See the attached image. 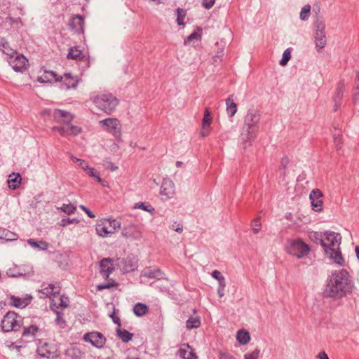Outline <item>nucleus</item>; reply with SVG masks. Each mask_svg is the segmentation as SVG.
<instances>
[{"instance_id":"obj_9","label":"nucleus","mask_w":359,"mask_h":359,"mask_svg":"<svg viewBox=\"0 0 359 359\" xmlns=\"http://www.w3.org/2000/svg\"><path fill=\"white\" fill-rule=\"evenodd\" d=\"M8 61L15 72H24L29 67L28 60L23 55L18 53L15 56L8 58Z\"/></svg>"},{"instance_id":"obj_8","label":"nucleus","mask_w":359,"mask_h":359,"mask_svg":"<svg viewBox=\"0 0 359 359\" xmlns=\"http://www.w3.org/2000/svg\"><path fill=\"white\" fill-rule=\"evenodd\" d=\"M99 123L104 130L112 134L116 138L121 137V124L118 119L115 118H108L100 121Z\"/></svg>"},{"instance_id":"obj_44","label":"nucleus","mask_w":359,"mask_h":359,"mask_svg":"<svg viewBox=\"0 0 359 359\" xmlns=\"http://www.w3.org/2000/svg\"><path fill=\"white\" fill-rule=\"evenodd\" d=\"M212 276L213 278L219 281L220 285H222L224 283V278L222 276L221 273L219 271L215 270L212 272Z\"/></svg>"},{"instance_id":"obj_16","label":"nucleus","mask_w":359,"mask_h":359,"mask_svg":"<svg viewBox=\"0 0 359 359\" xmlns=\"http://www.w3.org/2000/svg\"><path fill=\"white\" fill-rule=\"evenodd\" d=\"M323 193L318 189H313L310 194V199L313 209L316 211H320L322 210L323 201Z\"/></svg>"},{"instance_id":"obj_38","label":"nucleus","mask_w":359,"mask_h":359,"mask_svg":"<svg viewBox=\"0 0 359 359\" xmlns=\"http://www.w3.org/2000/svg\"><path fill=\"white\" fill-rule=\"evenodd\" d=\"M118 337L125 342L131 339L133 334L126 330H118Z\"/></svg>"},{"instance_id":"obj_26","label":"nucleus","mask_w":359,"mask_h":359,"mask_svg":"<svg viewBox=\"0 0 359 359\" xmlns=\"http://www.w3.org/2000/svg\"><path fill=\"white\" fill-rule=\"evenodd\" d=\"M21 176L18 173H12L8 178V184L10 188L15 189L18 188L21 183Z\"/></svg>"},{"instance_id":"obj_22","label":"nucleus","mask_w":359,"mask_h":359,"mask_svg":"<svg viewBox=\"0 0 359 359\" xmlns=\"http://www.w3.org/2000/svg\"><path fill=\"white\" fill-rule=\"evenodd\" d=\"M60 76L54 72L41 70L38 81L42 83L58 81Z\"/></svg>"},{"instance_id":"obj_41","label":"nucleus","mask_w":359,"mask_h":359,"mask_svg":"<svg viewBox=\"0 0 359 359\" xmlns=\"http://www.w3.org/2000/svg\"><path fill=\"white\" fill-rule=\"evenodd\" d=\"M290 57H291V52H290V49H287L283 53V58L280 61V65L282 66H285L287 63V62L290 60Z\"/></svg>"},{"instance_id":"obj_24","label":"nucleus","mask_w":359,"mask_h":359,"mask_svg":"<svg viewBox=\"0 0 359 359\" xmlns=\"http://www.w3.org/2000/svg\"><path fill=\"white\" fill-rule=\"evenodd\" d=\"M83 353L76 344H71L65 351V355L71 359H79Z\"/></svg>"},{"instance_id":"obj_39","label":"nucleus","mask_w":359,"mask_h":359,"mask_svg":"<svg viewBox=\"0 0 359 359\" xmlns=\"http://www.w3.org/2000/svg\"><path fill=\"white\" fill-rule=\"evenodd\" d=\"M118 284L114 280H109L106 284H100L97 286V290H102L104 289H109L111 287H117Z\"/></svg>"},{"instance_id":"obj_14","label":"nucleus","mask_w":359,"mask_h":359,"mask_svg":"<svg viewBox=\"0 0 359 359\" xmlns=\"http://www.w3.org/2000/svg\"><path fill=\"white\" fill-rule=\"evenodd\" d=\"M212 123V117L211 116L209 108H205L203 118L201 123V135L203 137L209 135L211 131V124Z\"/></svg>"},{"instance_id":"obj_27","label":"nucleus","mask_w":359,"mask_h":359,"mask_svg":"<svg viewBox=\"0 0 359 359\" xmlns=\"http://www.w3.org/2000/svg\"><path fill=\"white\" fill-rule=\"evenodd\" d=\"M202 28L197 27L192 34H191L187 39H184V45L189 44L194 40L200 41L202 38Z\"/></svg>"},{"instance_id":"obj_43","label":"nucleus","mask_w":359,"mask_h":359,"mask_svg":"<svg viewBox=\"0 0 359 359\" xmlns=\"http://www.w3.org/2000/svg\"><path fill=\"white\" fill-rule=\"evenodd\" d=\"M252 227L254 233H257L261 229V222L259 218H256L252 221Z\"/></svg>"},{"instance_id":"obj_37","label":"nucleus","mask_w":359,"mask_h":359,"mask_svg":"<svg viewBox=\"0 0 359 359\" xmlns=\"http://www.w3.org/2000/svg\"><path fill=\"white\" fill-rule=\"evenodd\" d=\"M135 209H142L143 210L147 211L151 214H153L155 212V209L152 208L150 205H146L144 203L139 202L135 204L134 205Z\"/></svg>"},{"instance_id":"obj_20","label":"nucleus","mask_w":359,"mask_h":359,"mask_svg":"<svg viewBox=\"0 0 359 359\" xmlns=\"http://www.w3.org/2000/svg\"><path fill=\"white\" fill-rule=\"evenodd\" d=\"M175 194L174 184L170 181H164L161 187V195L162 198L166 200L172 198Z\"/></svg>"},{"instance_id":"obj_45","label":"nucleus","mask_w":359,"mask_h":359,"mask_svg":"<svg viewBox=\"0 0 359 359\" xmlns=\"http://www.w3.org/2000/svg\"><path fill=\"white\" fill-rule=\"evenodd\" d=\"M259 351L255 350L252 353H247L245 355V359H257L259 357Z\"/></svg>"},{"instance_id":"obj_51","label":"nucleus","mask_w":359,"mask_h":359,"mask_svg":"<svg viewBox=\"0 0 359 359\" xmlns=\"http://www.w3.org/2000/svg\"><path fill=\"white\" fill-rule=\"evenodd\" d=\"M70 223H71V222L69 219H67H67H62L61 221V224H61V226H65L67 224H70Z\"/></svg>"},{"instance_id":"obj_1","label":"nucleus","mask_w":359,"mask_h":359,"mask_svg":"<svg viewBox=\"0 0 359 359\" xmlns=\"http://www.w3.org/2000/svg\"><path fill=\"white\" fill-rule=\"evenodd\" d=\"M354 285L351 276L346 269H341L334 271L325 289V294L334 298H341L353 292Z\"/></svg>"},{"instance_id":"obj_31","label":"nucleus","mask_w":359,"mask_h":359,"mask_svg":"<svg viewBox=\"0 0 359 359\" xmlns=\"http://www.w3.org/2000/svg\"><path fill=\"white\" fill-rule=\"evenodd\" d=\"M84 21L81 16L74 17L70 22V25L76 31H82L83 27Z\"/></svg>"},{"instance_id":"obj_17","label":"nucleus","mask_w":359,"mask_h":359,"mask_svg":"<svg viewBox=\"0 0 359 359\" xmlns=\"http://www.w3.org/2000/svg\"><path fill=\"white\" fill-rule=\"evenodd\" d=\"M60 286L59 284H53V283H43L41 285V289L40 292L52 298V297L55 296V294H59L60 292Z\"/></svg>"},{"instance_id":"obj_5","label":"nucleus","mask_w":359,"mask_h":359,"mask_svg":"<svg viewBox=\"0 0 359 359\" xmlns=\"http://www.w3.org/2000/svg\"><path fill=\"white\" fill-rule=\"evenodd\" d=\"M286 251L290 255L302 258L309 254L310 247L301 239H292L287 242Z\"/></svg>"},{"instance_id":"obj_53","label":"nucleus","mask_w":359,"mask_h":359,"mask_svg":"<svg viewBox=\"0 0 359 359\" xmlns=\"http://www.w3.org/2000/svg\"><path fill=\"white\" fill-rule=\"evenodd\" d=\"M41 115L43 116H46V115L48 116L49 115V112L48 111H46V110H44V111H43L41 112Z\"/></svg>"},{"instance_id":"obj_23","label":"nucleus","mask_w":359,"mask_h":359,"mask_svg":"<svg viewBox=\"0 0 359 359\" xmlns=\"http://www.w3.org/2000/svg\"><path fill=\"white\" fill-rule=\"evenodd\" d=\"M179 355L183 359H197L194 350L188 344L181 345Z\"/></svg>"},{"instance_id":"obj_12","label":"nucleus","mask_w":359,"mask_h":359,"mask_svg":"<svg viewBox=\"0 0 359 359\" xmlns=\"http://www.w3.org/2000/svg\"><path fill=\"white\" fill-rule=\"evenodd\" d=\"M50 299V307L52 310H53L57 313H59L60 310H63L64 309L67 308L69 305V298L65 295H60V292L59 293V294H55Z\"/></svg>"},{"instance_id":"obj_47","label":"nucleus","mask_w":359,"mask_h":359,"mask_svg":"<svg viewBox=\"0 0 359 359\" xmlns=\"http://www.w3.org/2000/svg\"><path fill=\"white\" fill-rule=\"evenodd\" d=\"M6 20L10 25H13L14 23H18L20 21V18L14 19L11 16L7 17Z\"/></svg>"},{"instance_id":"obj_49","label":"nucleus","mask_w":359,"mask_h":359,"mask_svg":"<svg viewBox=\"0 0 359 359\" xmlns=\"http://www.w3.org/2000/svg\"><path fill=\"white\" fill-rule=\"evenodd\" d=\"M56 321H57V323L58 325H60L61 327H63V325L65 324V321L64 320L62 317L59 314V313H57V317L56 318Z\"/></svg>"},{"instance_id":"obj_15","label":"nucleus","mask_w":359,"mask_h":359,"mask_svg":"<svg viewBox=\"0 0 359 359\" xmlns=\"http://www.w3.org/2000/svg\"><path fill=\"white\" fill-rule=\"evenodd\" d=\"M259 118L255 114H248L245 118V123L248 127L249 139L254 138L257 132Z\"/></svg>"},{"instance_id":"obj_7","label":"nucleus","mask_w":359,"mask_h":359,"mask_svg":"<svg viewBox=\"0 0 359 359\" xmlns=\"http://www.w3.org/2000/svg\"><path fill=\"white\" fill-rule=\"evenodd\" d=\"M120 228V223L116 219H102L96 225V231L100 236L105 237L114 233Z\"/></svg>"},{"instance_id":"obj_33","label":"nucleus","mask_w":359,"mask_h":359,"mask_svg":"<svg viewBox=\"0 0 359 359\" xmlns=\"http://www.w3.org/2000/svg\"><path fill=\"white\" fill-rule=\"evenodd\" d=\"M236 339L239 341V343L242 344H246L250 341V334L247 331L241 330L237 332Z\"/></svg>"},{"instance_id":"obj_13","label":"nucleus","mask_w":359,"mask_h":359,"mask_svg":"<svg viewBox=\"0 0 359 359\" xmlns=\"http://www.w3.org/2000/svg\"><path fill=\"white\" fill-rule=\"evenodd\" d=\"M72 160L74 163L78 164L88 175L95 177L99 183L104 185V181L100 177L97 171L93 168L88 166V162L75 157H72Z\"/></svg>"},{"instance_id":"obj_3","label":"nucleus","mask_w":359,"mask_h":359,"mask_svg":"<svg viewBox=\"0 0 359 359\" xmlns=\"http://www.w3.org/2000/svg\"><path fill=\"white\" fill-rule=\"evenodd\" d=\"M341 236L334 232H327L321 241L322 246L326 255L340 265L343 264L344 259L339 252Z\"/></svg>"},{"instance_id":"obj_25","label":"nucleus","mask_w":359,"mask_h":359,"mask_svg":"<svg viewBox=\"0 0 359 359\" xmlns=\"http://www.w3.org/2000/svg\"><path fill=\"white\" fill-rule=\"evenodd\" d=\"M0 50L10 58L16 55V51L9 45L8 42L4 38H0Z\"/></svg>"},{"instance_id":"obj_6","label":"nucleus","mask_w":359,"mask_h":359,"mask_svg":"<svg viewBox=\"0 0 359 359\" xmlns=\"http://www.w3.org/2000/svg\"><path fill=\"white\" fill-rule=\"evenodd\" d=\"M22 318L14 311H8L4 316L1 327L4 332L17 331L22 325Z\"/></svg>"},{"instance_id":"obj_18","label":"nucleus","mask_w":359,"mask_h":359,"mask_svg":"<svg viewBox=\"0 0 359 359\" xmlns=\"http://www.w3.org/2000/svg\"><path fill=\"white\" fill-rule=\"evenodd\" d=\"M31 299H32L31 297H29L28 295L22 297L11 295L9 297L8 304L11 306H15L16 308L22 309L30 304Z\"/></svg>"},{"instance_id":"obj_19","label":"nucleus","mask_w":359,"mask_h":359,"mask_svg":"<svg viewBox=\"0 0 359 359\" xmlns=\"http://www.w3.org/2000/svg\"><path fill=\"white\" fill-rule=\"evenodd\" d=\"M100 273L105 278H108L109 274L114 271L113 260L109 258H104L100 263Z\"/></svg>"},{"instance_id":"obj_10","label":"nucleus","mask_w":359,"mask_h":359,"mask_svg":"<svg viewBox=\"0 0 359 359\" xmlns=\"http://www.w3.org/2000/svg\"><path fill=\"white\" fill-rule=\"evenodd\" d=\"M43 331L39 320L36 319H32L31 323L23 327V331L22 333V337L27 338H35Z\"/></svg>"},{"instance_id":"obj_52","label":"nucleus","mask_w":359,"mask_h":359,"mask_svg":"<svg viewBox=\"0 0 359 359\" xmlns=\"http://www.w3.org/2000/svg\"><path fill=\"white\" fill-rule=\"evenodd\" d=\"M107 168H109L111 170H115L117 168V167L114 166L112 164L108 165Z\"/></svg>"},{"instance_id":"obj_21","label":"nucleus","mask_w":359,"mask_h":359,"mask_svg":"<svg viewBox=\"0 0 359 359\" xmlns=\"http://www.w3.org/2000/svg\"><path fill=\"white\" fill-rule=\"evenodd\" d=\"M59 81L62 83V86L66 89L76 88L79 82L78 78L73 76L69 73L65 74L62 76H60Z\"/></svg>"},{"instance_id":"obj_4","label":"nucleus","mask_w":359,"mask_h":359,"mask_svg":"<svg viewBox=\"0 0 359 359\" xmlns=\"http://www.w3.org/2000/svg\"><path fill=\"white\" fill-rule=\"evenodd\" d=\"M93 102L97 108L110 114L118 104V99L109 93H100L93 97Z\"/></svg>"},{"instance_id":"obj_55","label":"nucleus","mask_w":359,"mask_h":359,"mask_svg":"<svg viewBox=\"0 0 359 359\" xmlns=\"http://www.w3.org/2000/svg\"><path fill=\"white\" fill-rule=\"evenodd\" d=\"M4 231L0 229V238H2L4 237Z\"/></svg>"},{"instance_id":"obj_34","label":"nucleus","mask_w":359,"mask_h":359,"mask_svg":"<svg viewBox=\"0 0 359 359\" xmlns=\"http://www.w3.org/2000/svg\"><path fill=\"white\" fill-rule=\"evenodd\" d=\"M201 325V320L198 317H190L186 323V327L188 330L198 328Z\"/></svg>"},{"instance_id":"obj_2","label":"nucleus","mask_w":359,"mask_h":359,"mask_svg":"<svg viewBox=\"0 0 359 359\" xmlns=\"http://www.w3.org/2000/svg\"><path fill=\"white\" fill-rule=\"evenodd\" d=\"M54 120L62 126H55L53 130L57 131L62 136L76 135L81 133V128L76 126H73L71 122L73 120V116L71 113L55 109L53 112Z\"/></svg>"},{"instance_id":"obj_32","label":"nucleus","mask_w":359,"mask_h":359,"mask_svg":"<svg viewBox=\"0 0 359 359\" xmlns=\"http://www.w3.org/2000/svg\"><path fill=\"white\" fill-rule=\"evenodd\" d=\"M315 39L316 46L319 48H323L326 43L324 32L323 31H317L316 33Z\"/></svg>"},{"instance_id":"obj_40","label":"nucleus","mask_w":359,"mask_h":359,"mask_svg":"<svg viewBox=\"0 0 359 359\" xmlns=\"http://www.w3.org/2000/svg\"><path fill=\"white\" fill-rule=\"evenodd\" d=\"M61 210L63 211L67 215H70L74 213L76 208L74 205L69 203V204H63V205L60 208Z\"/></svg>"},{"instance_id":"obj_54","label":"nucleus","mask_w":359,"mask_h":359,"mask_svg":"<svg viewBox=\"0 0 359 359\" xmlns=\"http://www.w3.org/2000/svg\"><path fill=\"white\" fill-rule=\"evenodd\" d=\"M175 230L176 231H177V232H182V226H178V227H177V228H176Z\"/></svg>"},{"instance_id":"obj_30","label":"nucleus","mask_w":359,"mask_h":359,"mask_svg":"<svg viewBox=\"0 0 359 359\" xmlns=\"http://www.w3.org/2000/svg\"><path fill=\"white\" fill-rule=\"evenodd\" d=\"M226 103L227 106L226 111L229 116L232 117L233 116L235 115V114L237 111V105L232 99V96L229 97L227 98V100H226Z\"/></svg>"},{"instance_id":"obj_36","label":"nucleus","mask_w":359,"mask_h":359,"mask_svg":"<svg viewBox=\"0 0 359 359\" xmlns=\"http://www.w3.org/2000/svg\"><path fill=\"white\" fill-rule=\"evenodd\" d=\"M177 22L179 25H184V19L187 15V11L182 8L177 9Z\"/></svg>"},{"instance_id":"obj_48","label":"nucleus","mask_w":359,"mask_h":359,"mask_svg":"<svg viewBox=\"0 0 359 359\" xmlns=\"http://www.w3.org/2000/svg\"><path fill=\"white\" fill-rule=\"evenodd\" d=\"M80 208L88 215L90 218H94L95 215L90 211L87 208L83 205H81Z\"/></svg>"},{"instance_id":"obj_50","label":"nucleus","mask_w":359,"mask_h":359,"mask_svg":"<svg viewBox=\"0 0 359 359\" xmlns=\"http://www.w3.org/2000/svg\"><path fill=\"white\" fill-rule=\"evenodd\" d=\"M318 358L320 359H329L327 354L325 352H322V353H319Z\"/></svg>"},{"instance_id":"obj_46","label":"nucleus","mask_w":359,"mask_h":359,"mask_svg":"<svg viewBox=\"0 0 359 359\" xmlns=\"http://www.w3.org/2000/svg\"><path fill=\"white\" fill-rule=\"evenodd\" d=\"M215 0H203V6L209 9L213 6L215 4Z\"/></svg>"},{"instance_id":"obj_11","label":"nucleus","mask_w":359,"mask_h":359,"mask_svg":"<svg viewBox=\"0 0 359 359\" xmlns=\"http://www.w3.org/2000/svg\"><path fill=\"white\" fill-rule=\"evenodd\" d=\"M83 339L85 341L90 343L93 346L98 348H102L106 343L105 337L99 332L86 333Z\"/></svg>"},{"instance_id":"obj_28","label":"nucleus","mask_w":359,"mask_h":359,"mask_svg":"<svg viewBox=\"0 0 359 359\" xmlns=\"http://www.w3.org/2000/svg\"><path fill=\"white\" fill-rule=\"evenodd\" d=\"M149 311V307L142 303L136 304L133 307V312L137 316H143L146 315Z\"/></svg>"},{"instance_id":"obj_29","label":"nucleus","mask_w":359,"mask_h":359,"mask_svg":"<svg viewBox=\"0 0 359 359\" xmlns=\"http://www.w3.org/2000/svg\"><path fill=\"white\" fill-rule=\"evenodd\" d=\"M83 57L82 51L77 48H70L67 55V58L77 61L83 60Z\"/></svg>"},{"instance_id":"obj_42","label":"nucleus","mask_w":359,"mask_h":359,"mask_svg":"<svg viewBox=\"0 0 359 359\" xmlns=\"http://www.w3.org/2000/svg\"><path fill=\"white\" fill-rule=\"evenodd\" d=\"M310 11L311 6L309 5H306L305 6H304L300 13L301 19L303 20H306L310 14Z\"/></svg>"},{"instance_id":"obj_35","label":"nucleus","mask_w":359,"mask_h":359,"mask_svg":"<svg viewBox=\"0 0 359 359\" xmlns=\"http://www.w3.org/2000/svg\"><path fill=\"white\" fill-rule=\"evenodd\" d=\"M28 243L34 248H39L40 250H46L48 247V243L46 241H35L33 239L28 240Z\"/></svg>"}]
</instances>
